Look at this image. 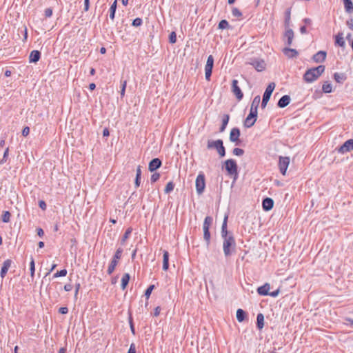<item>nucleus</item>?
<instances>
[{
    "label": "nucleus",
    "mask_w": 353,
    "mask_h": 353,
    "mask_svg": "<svg viewBox=\"0 0 353 353\" xmlns=\"http://www.w3.org/2000/svg\"><path fill=\"white\" fill-rule=\"evenodd\" d=\"M229 119H230V116L229 114H224L223 117V119H222V124H221V126L220 127V129H219V131L221 132H223L225 128H226V126L229 122Z\"/></svg>",
    "instance_id": "nucleus-32"
},
{
    "label": "nucleus",
    "mask_w": 353,
    "mask_h": 353,
    "mask_svg": "<svg viewBox=\"0 0 353 353\" xmlns=\"http://www.w3.org/2000/svg\"><path fill=\"white\" fill-rule=\"evenodd\" d=\"M162 165L161 161L159 158H154L150 161L148 165V170L150 172H154L159 168Z\"/></svg>",
    "instance_id": "nucleus-14"
},
{
    "label": "nucleus",
    "mask_w": 353,
    "mask_h": 353,
    "mask_svg": "<svg viewBox=\"0 0 353 353\" xmlns=\"http://www.w3.org/2000/svg\"><path fill=\"white\" fill-rule=\"evenodd\" d=\"M59 312L62 314H65L68 312V308L67 307H61L59 309Z\"/></svg>",
    "instance_id": "nucleus-56"
},
{
    "label": "nucleus",
    "mask_w": 353,
    "mask_h": 353,
    "mask_svg": "<svg viewBox=\"0 0 353 353\" xmlns=\"http://www.w3.org/2000/svg\"><path fill=\"white\" fill-rule=\"evenodd\" d=\"M283 52L286 57L290 59L296 57L299 54L296 50L290 48H285Z\"/></svg>",
    "instance_id": "nucleus-20"
},
{
    "label": "nucleus",
    "mask_w": 353,
    "mask_h": 353,
    "mask_svg": "<svg viewBox=\"0 0 353 353\" xmlns=\"http://www.w3.org/2000/svg\"><path fill=\"white\" fill-rule=\"evenodd\" d=\"M212 218L211 216H206L204 219L203 224V231L209 230L211 224L212 223Z\"/></svg>",
    "instance_id": "nucleus-29"
},
{
    "label": "nucleus",
    "mask_w": 353,
    "mask_h": 353,
    "mask_svg": "<svg viewBox=\"0 0 353 353\" xmlns=\"http://www.w3.org/2000/svg\"><path fill=\"white\" fill-rule=\"evenodd\" d=\"M169 41L171 43H175L176 42V34L175 32H172L169 35Z\"/></svg>",
    "instance_id": "nucleus-51"
},
{
    "label": "nucleus",
    "mask_w": 353,
    "mask_h": 353,
    "mask_svg": "<svg viewBox=\"0 0 353 353\" xmlns=\"http://www.w3.org/2000/svg\"><path fill=\"white\" fill-rule=\"evenodd\" d=\"M126 85H127V81L125 80L121 81V91H120V94H121V97H123L124 95H125Z\"/></svg>",
    "instance_id": "nucleus-44"
},
{
    "label": "nucleus",
    "mask_w": 353,
    "mask_h": 353,
    "mask_svg": "<svg viewBox=\"0 0 353 353\" xmlns=\"http://www.w3.org/2000/svg\"><path fill=\"white\" fill-rule=\"evenodd\" d=\"M123 253V249L121 248H119L117 251L115 252V254L112 258V260H115L117 262L121 257V254Z\"/></svg>",
    "instance_id": "nucleus-40"
},
{
    "label": "nucleus",
    "mask_w": 353,
    "mask_h": 353,
    "mask_svg": "<svg viewBox=\"0 0 353 353\" xmlns=\"http://www.w3.org/2000/svg\"><path fill=\"white\" fill-rule=\"evenodd\" d=\"M11 214L8 211H4L1 216L3 223H8L10 220Z\"/></svg>",
    "instance_id": "nucleus-39"
},
{
    "label": "nucleus",
    "mask_w": 353,
    "mask_h": 353,
    "mask_svg": "<svg viewBox=\"0 0 353 353\" xmlns=\"http://www.w3.org/2000/svg\"><path fill=\"white\" fill-rule=\"evenodd\" d=\"M334 79L337 83H343L346 79V77L343 73L335 72L334 74Z\"/></svg>",
    "instance_id": "nucleus-31"
},
{
    "label": "nucleus",
    "mask_w": 353,
    "mask_h": 353,
    "mask_svg": "<svg viewBox=\"0 0 353 353\" xmlns=\"http://www.w3.org/2000/svg\"><path fill=\"white\" fill-rule=\"evenodd\" d=\"M81 288V285H80V283H77L75 285V293H74V297L77 298V295H78V293H79V290Z\"/></svg>",
    "instance_id": "nucleus-62"
},
{
    "label": "nucleus",
    "mask_w": 353,
    "mask_h": 353,
    "mask_svg": "<svg viewBox=\"0 0 353 353\" xmlns=\"http://www.w3.org/2000/svg\"><path fill=\"white\" fill-rule=\"evenodd\" d=\"M261 101V97L259 95L256 96L251 104L250 111L257 114V109Z\"/></svg>",
    "instance_id": "nucleus-23"
},
{
    "label": "nucleus",
    "mask_w": 353,
    "mask_h": 353,
    "mask_svg": "<svg viewBox=\"0 0 353 353\" xmlns=\"http://www.w3.org/2000/svg\"><path fill=\"white\" fill-rule=\"evenodd\" d=\"M169 268V253L166 250H163V270L166 271Z\"/></svg>",
    "instance_id": "nucleus-25"
},
{
    "label": "nucleus",
    "mask_w": 353,
    "mask_h": 353,
    "mask_svg": "<svg viewBox=\"0 0 353 353\" xmlns=\"http://www.w3.org/2000/svg\"><path fill=\"white\" fill-rule=\"evenodd\" d=\"M132 229L131 228H128L123 236H122V239L121 240V245H124L125 244V241L129 238V236L130 235V234L132 233Z\"/></svg>",
    "instance_id": "nucleus-38"
},
{
    "label": "nucleus",
    "mask_w": 353,
    "mask_h": 353,
    "mask_svg": "<svg viewBox=\"0 0 353 353\" xmlns=\"http://www.w3.org/2000/svg\"><path fill=\"white\" fill-rule=\"evenodd\" d=\"M67 270L63 269L60 271H57L54 275V278L60 277V276H65L67 274Z\"/></svg>",
    "instance_id": "nucleus-45"
},
{
    "label": "nucleus",
    "mask_w": 353,
    "mask_h": 353,
    "mask_svg": "<svg viewBox=\"0 0 353 353\" xmlns=\"http://www.w3.org/2000/svg\"><path fill=\"white\" fill-rule=\"evenodd\" d=\"M240 135V130L238 128H233L230 133V141L234 143L236 145H239L241 143Z\"/></svg>",
    "instance_id": "nucleus-9"
},
{
    "label": "nucleus",
    "mask_w": 353,
    "mask_h": 353,
    "mask_svg": "<svg viewBox=\"0 0 353 353\" xmlns=\"http://www.w3.org/2000/svg\"><path fill=\"white\" fill-rule=\"evenodd\" d=\"M218 26H219V29H221V30L226 29L229 27V23L228 22L227 20L223 19L219 23Z\"/></svg>",
    "instance_id": "nucleus-43"
},
{
    "label": "nucleus",
    "mask_w": 353,
    "mask_h": 353,
    "mask_svg": "<svg viewBox=\"0 0 353 353\" xmlns=\"http://www.w3.org/2000/svg\"><path fill=\"white\" fill-rule=\"evenodd\" d=\"M322 90L324 93L332 92V84L328 81H325L322 86Z\"/></svg>",
    "instance_id": "nucleus-36"
},
{
    "label": "nucleus",
    "mask_w": 353,
    "mask_h": 353,
    "mask_svg": "<svg viewBox=\"0 0 353 353\" xmlns=\"http://www.w3.org/2000/svg\"><path fill=\"white\" fill-rule=\"evenodd\" d=\"M290 164V158L287 157H279V168L281 173L285 175Z\"/></svg>",
    "instance_id": "nucleus-8"
},
{
    "label": "nucleus",
    "mask_w": 353,
    "mask_h": 353,
    "mask_svg": "<svg viewBox=\"0 0 353 353\" xmlns=\"http://www.w3.org/2000/svg\"><path fill=\"white\" fill-rule=\"evenodd\" d=\"M72 285L70 283H68V284H65L64 285V290L66 291V292H69L70 290H72Z\"/></svg>",
    "instance_id": "nucleus-64"
},
{
    "label": "nucleus",
    "mask_w": 353,
    "mask_h": 353,
    "mask_svg": "<svg viewBox=\"0 0 353 353\" xmlns=\"http://www.w3.org/2000/svg\"><path fill=\"white\" fill-rule=\"evenodd\" d=\"M335 45L339 46L341 48H345V42L343 38V32H339L335 36Z\"/></svg>",
    "instance_id": "nucleus-21"
},
{
    "label": "nucleus",
    "mask_w": 353,
    "mask_h": 353,
    "mask_svg": "<svg viewBox=\"0 0 353 353\" xmlns=\"http://www.w3.org/2000/svg\"><path fill=\"white\" fill-rule=\"evenodd\" d=\"M160 311H161L160 307L159 306L156 307L154 310V316H159Z\"/></svg>",
    "instance_id": "nucleus-63"
},
{
    "label": "nucleus",
    "mask_w": 353,
    "mask_h": 353,
    "mask_svg": "<svg viewBox=\"0 0 353 353\" xmlns=\"http://www.w3.org/2000/svg\"><path fill=\"white\" fill-rule=\"evenodd\" d=\"M250 64L259 72L265 70L266 66L265 62L261 59H254L250 63Z\"/></svg>",
    "instance_id": "nucleus-13"
},
{
    "label": "nucleus",
    "mask_w": 353,
    "mask_h": 353,
    "mask_svg": "<svg viewBox=\"0 0 353 353\" xmlns=\"http://www.w3.org/2000/svg\"><path fill=\"white\" fill-rule=\"evenodd\" d=\"M117 1L115 0L110 6L109 17L111 20H114V19L115 12H116V10H117Z\"/></svg>",
    "instance_id": "nucleus-35"
},
{
    "label": "nucleus",
    "mask_w": 353,
    "mask_h": 353,
    "mask_svg": "<svg viewBox=\"0 0 353 353\" xmlns=\"http://www.w3.org/2000/svg\"><path fill=\"white\" fill-rule=\"evenodd\" d=\"M225 168L228 174L236 176L238 174V167L236 162L234 159H228L225 161Z\"/></svg>",
    "instance_id": "nucleus-6"
},
{
    "label": "nucleus",
    "mask_w": 353,
    "mask_h": 353,
    "mask_svg": "<svg viewBox=\"0 0 353 353\" xmlns=\"http://www.w3.org/2000/svg\"><path fill=\"white\" fill-rule=\"evenodd\" d=\"M8 152H9V148H7L3 152V158L0 161V164H3L7 161V159L8 157Z\"/></svg>",
    "instance_id": "nucleus-47"
},
{
    "label": "nucleus",
    "mask_w": 353,
    "mask_h": 353,
    "mask_svg": "<svg viewBox=\"0 0 353 353\" xmlns=\"http://www.w3.org/2000/svg\"><path fill=\"white\" fill-rule=\"evenodd\" d=\"M44 14L46 17H50L52 15V9L50 8H48L44 11Z\"/></svg>",
    "instance_id": "nucleus-54"
},
{
    "label": "nucleus",
    "mask_w": 353,
    "mask_h": 353,
    "mask_svg": "<svg viewBox=\"0 0 353 353\" xmlns=\"http://www.w3.org/2000/svg\"><path fill=\"white\" fill-rule=\"evenodd\" d=\"M159 178H160V174L157 172H155V173L152 174L151 176V178H150L151 182L154 183V182L157 181L159 179Z\"/></svg>",
    "instance_id": "nucleus-53"
},
{
    "label": "nucleus",
    "mask_w": 353,
    "mask_h": 353,
    "mask_svg": "<svg viewBox=\"0 0 353 353\" xmlns=\"http://www.w3.org/2000/svg\"><path fill=\"white\" fill-rule=\"evenodd\" d=\"M117 264H118V262L117 261L112 259V261L108 266V270H107V272L109 275H110L113 273Z\"/></svg>",
    "instance_id": "nucleus-37"
},
{
    "label": "nucleus",
    "mask_w": 353,
    "mask_h": 353,
    "mask_svg": "<svg viewBox=\"0 0 353 353\" xmlns=\"http://www.w3.org/2000/svg\"><path fill=\"white\" fill-rule=\"evenodd\" d=\"M39 206L43 210H45L47 208L46 203L44 201H39Z\"/></svg>",
    "instance_id": "nucleus-57"
},
{
    "label": "nucleus",
    "mask_w": 353,
    "mask_h": 353,
    "mask_svg": "<svg viewBox=\"0 0 353 353\" xmlns=\"http://www.w3.org/2000/svg\"><path fill=\"white\" fill-rule=\"evenodd\" d=\"M30 276L33 279L34 276V271H35V264H34V260L33 257H31V261L30 263Z\"/></svg>",
    "instance_id": "nucleus-41"
},
{
    "label": "nucleus",
    "mask_w": 353,
    "mask_h": 353,
    "mask_svg": "<svg viewBox=\"0 0 353 353\" xmlns=\"http://www.w3.org/2000/svg\"><path fill=\"white\" fill-rule=\"evenodd\" d=\"M264 326V316L259 313L256 316V327L259 330H261Z\"/></svg>",
    "instance_id": "nucleus-27"
},
{
    "label": "nucleus",
    "mask_w": 353,
    "mask_h": 353,
    "mask_svg": "<svg viewBox=\"0 0 353 353\" xmlns=\"http://www.w3.org/2000/svg\"><path fill=\"white\" fill-rule=\"evenodd\" d=\"M128 353H136V347L134 343H132L130 345Z\"/></svg>",
    "instance_id": "nucleus-59"
},
{
    "label": "nucleus",
    "mask_w": 353,
    "mask_h": 353,
    "mask_svg": "<svg viewBox=\"0 0 353 353\" xmlns=\"http://www.w3.org/2000/svg\"><path fill=\"white\" fill-rule=\"evenodd\" d=\"M232 153L236 156H242L244 154V150L241 148H235L233 150Z\"/></svg>",
    "instance_id": "nucleus-50"
},
{
    "label": "nucleus",
    "mask_w": 353,
    "mask_h": 353,
    "mask_svg": "<svg viewBox=\"0 0 353 353\" xmlns=\"http://www.w3.org/2000/svg\"><path fill=\"white\" fill-rule=\"evenodd\" d=\"M353 150V139L346 141L341 147L337 149L339 153L344 154Z\"/></svg>",
    "instance_id": "nucleus-10"
},
{
    "label": "nucleus",
    "mask_w": 353,
    "mask_h": 353,
    "mask_svg": "<svg viewBox=\"0 0 353 353\" xmlns=\"http://www.w3.org/2000/svg\"><path fill=\"white\" fill-rule=\"evenodd\" d=\"M130 276L128 273H125L123 274L122 279H121V289L125 290L126 286L128 285L129 281H130Z\"/></svg>",
    "instance_id": "nucleus-34"
},
{
    "label": "nucleus",
    "mask_w": 353,
    "mask_h": 353,
    "mask_svg": "<svg viewBox=\"0 0 353 353\" xmlns=\"http://www.w3.org/2000/svg\"><path fill=\"white\" fill-rule=\"evenodd\" d=\"M30 133V128L28 127V126H26L25 128H23V130H22V135L23 137H27Z\"/></svg>",
    "instance_id": "nucleus-55"
},
{
    "label": "nucleus",
    "mask_w": 353,
    "mask_h": 353,
    "mask_svg": "<svg viewBox=\"0 0 353 353\" xmlns=\"http://www.w3.org/2000/svg\"><path fill=\"white\" fill-rule=\"evenodd\" d=\"M174 184L172 181H170L167 183L165 188V193L168 194L172 192L174 190Z\"/></svg>",
    "instance_id": "nucleus-42"
},
{
    "label": "nucleus",
    "mask_w": 353,
    "mask_h": 353,
    "mask_svg": "<svg viewBox=\"0 0 353 353\" xmlns=\"http://www.w3.org/2000/svg\"><path fill=\"white\" fill-rule=\"evenodd\" d=\"M294 32L292 29L288 28L285 32V37L287 38V45L291 46L294 39Z\"/></svg>",
    "instance_id": "nucleus-24"
},
{
    "label": "nucleus",
    "mask_w": 353,
    "mask_h": 353,
    "mask_svg": "<svg viewBox=\"0 0 353 353\" xmlns=\"http://www.w3.org/2000/svg\"><path fill=\"white\" fill-rule=\"evenodd\" d=\"M345 10L347 13L353 12V3L352 0H343Z\"/></svg>",
    "instance_id": "nucleus-28"
},
{
    "label": "nucleus",
    "mask_w": 353,
    "mask_h": 353,
    "mask_svg": "<svg viewBox=\"0 0 353 353\" xmlns=\"http://www.w3.org/2000/svg\"><path fill=\"white\" fill-rule=\"evenodd\" d=\"M90 1L84 0V11L87 12L89 10Z\"/></svg>",
    "instance_id": "nucleus-61"
},
{
    "label": "nucleus",
    "mask_w": 353,
    "mask_h": 353,
    "mask_svg": "<svg viewBox=\"0 0 353 353\" xmlns=\"http://www.w3.org/2000/svg\"><path fill=\"white\" fill-rule=\"evenodd\" d=\"M196 190L199 195L203 193L205 188V179L203 173H199L196 176L195 181Z\"/></svg>",
    "instance_id": "nucleus-4"
},
{
    "label": "nucleus",
    "mask_w": 353,
    "mask_h": 353,
    "mask_svg": "<svg viewBox=\"0 0 353 353\" xmlns=\"http://www.w3.org/2000/svg\"><path fill=\"white\" fill-rule=\"evenodd\" d=\"M41 57V52L38 50H32L29 56L30 63H37Z\"/></svg>",
    "instance_id": "nucleus-22"
},
{
    "label": "nucleus",
    "mask_w": 353,
    "mask_h": 353,
    "mask_svg": "<svg viewBox=\"0 0 353 353\" xmlns=\"http://www.w3.org/2000/svg\"><path fill=\"white\" fill-rule=\"evenodd\" d=\"M143 23V21L141 18H136L132 21V25L134 27H139L141 26Z\"/></svg>",
    "instance_id": "nucleus-49"
},
{
    "label": "nucleus",
    "mask_w": 353,
    "mask_h": 353,
    "mask_svg": "<svg viewBox=\"0 0 353 353\" xmlns=\"http://www.w3.org/2000/svg\"><path fill=\"white\" fill-rule=\"evenodd\" d=\"M326 55L327 54L325 51L321 50L314 54L312 59L316 63H321L325 61Z\"/></svg>",
    "instance_id": "nucleus-15"
},
{
    "label": "nucleus",
    "mask_w": 353,
    "mask_h": 353,
    "mask_svg": "<svg viewBox=\"0 0 353 353\" xmlns=\"http://www.w3.org/2000/svg\"><path fill=\"white\" fill-rule=\"evenodd\" d=\"M346 25L350 30H353V19L347 20L346 21Z\"/></svg>",
    "instance_id": "nucleus-58"
},
{
    "label": "nucleus",
    "mask_w": 353,
    "mask_h": 353,
    "mask_svg": "<svg viewBox=\"0 0 353 353\" xmlns=\"http://www.w3.org/2000/svg\"><path fill=\"white\" fill-rule=\"evenodd\" d=\"M290 97L289 95H283L278 101L277 105L283 108L286 107L290 102Z\"/></svg>",
    "instance_id": "nucleus-19"
},
{
    "label": "nucleus",
    "mask_w": 353,
    "mask_h": 353,
    "mask_svg": "<svg viewBox=\"0 0 353 353\" xmlns=\"http://www.w3.org/2000/svg\"><path fill=\"white\" fill-rule=\"evenodd\" d=\"M324 71L325 66L323 65L310 68L305 72L303 79L307 83H312L316 81Z\"/></svg>",
    "instance_id": "nucleus-2"
},
{
    "label": "nucleus",
    "mask_w": 353,
    "mask_h": 353,
    "mask_svg": "<svg viewBox=\"0 0 353 353\" xmlns=\"http://www.w3.org/2000/svg\"><path fill=\"white\" fill-rule=\"evenodd\" d=\"M238 83H239V82L237 80H236V79L232 80V91L234 93V94L236 96L237 99L241 100L243 99V94L241 88L238 85Z\"/></svg>",
    "instance_id": "nucleus-11"
},
{
    "label": "nucleus",
    "mask_w": 353,
    "mask_h": 353,
    "mask_svg": "<svg viewBox=\"0 0 353 353\" xmlns=\"http://www.w3.org/2000/svg\"><path fill=\"white\" fill-rule=\"evenodd\" d=\"M274 88H275V83L274 82L269 83V85L267 86V88L265 90V92L263 94V99H262V102H261V108H265Z\"/></svg>",
    "instance_id": "nucleus-5"
},
{
    "label": "nucleus",
    "mask_w": 353,
    "mask_h": 353,
    "mask_svg": "<svg viewBox=\"0 0 353 353\" xmlns=\"http://www.w3.org/2000/svg\"><path fill=\"white\" fill-rule=\"evenodd\" d=\"M280 291L279 289H277L275 291H273V292H269V296H272V297H276L279 294Z\"/></svg>",
    "instance_id": "nucleus-60"
},
{
    "label": "nucleus",
    "mask_w": 353,
    "mask_h": 353,
    "mask_svg": "<svg viewBox=\"0 0 353 353\" xmlns=\"http://www.w3.org/2000/svg\"><path fill=\"white\" fill-rule=\"evenodd\" d=\"M154 285H150L145 290V296L146 297L147 299H148L151 295V293L152 292V290H154Z\"/></svg>",
    "instance_id": "nucleus-46"
},
{
    "label": "nucleus",
    "mask_w": 353,
    "mask_h": 353,
    "mask_svg": "<svg viewBox=\"0 0 353 353\" xmlns=\"http://www.w3.org/2000/svg\"><path fill=\"white\" fill-rule=\"evenodd\" d=\"M228 215L225 214L221 226V234L223 239V250L225 256L228 257L234 252L236 241L232 233L229 232L227 229Z\"/></svg>",
    "instance_id": "nucleus-1"
},
{
    "label": "nucleus",
    "mask_w": 353,
    "mask_h": 353,
    "mask_svg": "<svg viewBox=\"0 0 353 353\" xmlns=\"http://www.w3.org/2000/svg\"><path fill=\"white\" fill-rule=\"evenodd\" d=\"M232 14L234 17H240L242 16L241 12L236 8H234L232 10Z\"/></svg>",
    "instance_id": "nucleus-52"
},
{
    "label": "nucleus",
    "mask_w": 353,
    "mask_h": 353,
    "mask_svg": "<svg viewBox=\"0 0 353 353\" xmlns=\"http://www.w3.org/2000/svg\"><path fill=\"white\" fill-rule=\"evenodd\" d=\"M141 168L140 165H139L137 168L136 178H135V181H134V185H135L136 188H139V185H140V183H141Z\"/></svg>",
    "instance_id": "nucleus-26"
},
{
    "label": "nucleus",
    "mask_w": 353,
    "mask_h": 353,
    "mask_svg": "<svg viewBox=\"0 0 353 353\" xmlns=\"http://www.w3.org/2000/svg\"><path fill=\"white\" fill-rule=\"evenodd\" d=\"M207 148L208 149H216L221 157H223L225 155V148L223 146V142L221 139H217L216 141L208 140Z\"/></svg>",
    "instance_id": "nucleus-3"
},
{
    "label": "nucleus",
    "mask_w": 353,
    "mask_h": 353,
    "mask_svg": "<svg viewBox=\"0 0 353 353\" xmlns=\"http://www.w3.org/2000/svg\"><path fill=\"white\" fill-rule=\"evenodd\" d=\"M203 239L206 241L207 245H209L210 241V230L203 231Z\"/></svg>",
    "instance_id": "nucleus-48"
},
{
    "label": "nucleus",
    "mask_w": 353,
    "mask_h": 353,
    "mask_svg": "<svg viewBox=\"0 0 353 353\" xmlns=\"http://www.w3.org/2000/svg\"><path fill=\"white\" fill-rule=\"evenodd\" d=\"M257 114L253 112L252 111H250L249 114L246 117L244 125L246 128H251L255 123L256 121Z\"/></svg>",
    "instance_id": "nucleus-12"
},
{
    "label": "nucleus",
    "mask_w": 353,
    "mask_h": 353,
    "mask_svg": "<svg viewBox=\"0 0 353 353\" xmlns=\"http://www.w3.org/2000/svg\"><path fill=\"white\" fill-rule=\"evenodd\" d=\"M11 264H12V261L10 259H7L3 262V265L1 267V272H0L1 276L2 278H4L5 276L6 275L8 269L11 266Z\"/></svg>",
    "instance_id": "nucleus-17"
},
{
    "label": "nucleus",
    "mask_w": 353,
    "mask_h": 353,
    "mask_svg": "<svg viewBox=\"0 0 353 353\" xmlns=\"http://www.w3.org/2000/svg\"><path fill=\"white\" fill-rule=\"evenodd\" d=\"M214 65V58L212 55L208 57L206 64L205 65V76L208 81H210L212 75V68Z\"/></svg>",
    "instance_id": "nucleus-7"
},
{
    "label": "nucleus",
    "mask_w": 353,
    "mask_h": 353,
    "mask_svg": "<svg viewBox=\"0 0 353 353\" xmlns=\"http://www.w3.org/2000/svg\"><path fill=\"white\" fill-rule=\"evenodd\" d=\"M270 289V284L266 283L263 285L260 286L257 288V292L259 295L268 296L270 292H269Z\"/></svg>",
    "instance_id": "nucleus-18"
},
{
    "label": "nucleus",
    "mask_w": 353,
    "mask_h": 353,
    "mask_svg": "<svg viewBox=\"0 0 353 353\" xmlns=\"http://www.w3.org/2000/svg\"><path fill=\"white\" fill-rule=\"evenodd\" d=\"M246 317V312L242 309H238L236 311V319L239 322H243Z\"/></svg>",
    "instance_id": "nucleus-33"
},
{
    "label": "nucleus",
    "mask_w": 353,
    "mask_h": 353,
    "mask_svg": "<svg viewBox=\"0 0 353 353\" xmlns=\"http://www.w3.org/2000/svg\"><path fill=\"white\" fill-rule=\"evenodd\" d=\"M274 205V201L269 197H266L263 200L262 206L265 211H269L272 209Z\"/></svg>",
    "instance_id": "nucleus-16"
},
{
    "label": "nucleus",
    "mask_w": 353,
    "mask_h": 353,
    "mask_svg": "<svg viewBox=\"0 0 353 353\" xmlns=\"http://www.w3.org/2000/svg\"><path fill=\"white\" fill-rule=\"evenodd\" d=\"M291 20V8H288L285 12V28H288L290 26Z\"/></svg>",
    "instance_id": "nucleus-30"
}]
</instances>
